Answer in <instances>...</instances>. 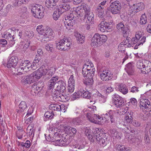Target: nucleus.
Wrapping results in <instances>:
<instances>
[{
    "label": "nucleus",
    "mask_w": 151,
    "mask_h": 151,
    "mask_svg": "<svg viewBox=\"0 0 151 151\" xmlns=\"http://www.w3.org/2000/svg\"><path fill=\"white\" fill-rule=\"evenodd\" d=\"M106 36L100 35L96 33L92 37L91 40V45L92 46L98 47L102 45L107 40Z\"/></svg>",
    "instance_id": "f257e3e1"
},
{
    "label": "nucleus",
    "mask_w": 151,
    "mask_h": 151,
    "mask_svg": "<svg viewBox=\"0 0 151 151\" xmlns=\"http://www.w3.org/2000/svg\"><path fill=\"white\" fill-rule=\"evenodd\" d=\"M92 98L90 100V102L95 103L102 104L106 102V99L101 93L96 90L92 92Z\"/></svg>",
    "instance_id": "f03ea898"
},
{
    "label": "nucleus",
    "mask_w": 151,
    "mask_h": 151,
    "mask_svg": "<svg viewBox=\"0 0 151 151\" xmlns=\"http://www.w3.org/2000/svg\"><path fill=\"white\" fill-rule=\"evenodd\" d=\"M71 44V42L69 38L64 37L56 44V47L59 50L65 51L70 48V46Z\"/></svg>",
    "instance_id": "7ed1b4c3"
},
{
    "label": "nucleus",
    "mask_w": 151,
    "mask_h": 151,
    "mask_svg": "<svg viewBox=\"0 0 151 151\" xmlns=\"http://www.w3.org/2000/svg\"><path fill=\"white\" fill-rule=\"evenodd\" d=\"M71 44V42L69 38L64 37L56 44V47L59 50L65 51L70 48V46Z\"/></svg>",
    "instance_id": "20e7f679"
},
{
    "label": "nucleus",
    "mask_w": 151,
    "mask_h": 151,
    "mask_svg": "<svg viewBox=\"0 0 151 151\" xmlns=\"http://www.w3.org/2000/svg\"><path fill=\"white\" fill-rule=\"evenodd\" d=\"M50 134L49 135V138L46 137V140L50 142H53L54 143L53 144L56 146L58 145L60 146H65L68 145L69 142L68 139V136L66 135L65 137L63 138L62 139H55V140H53L54 139H53L52 138H51L50 136Z\"/></svg>",
    "instance_id": "39448f33"
},
{
    "label": "nucleus",
    "mask_w": 151,
    "mask_h": 151,
    "mask_svg": "<svg viewBox=\"0 0 151 151\" xmlns=\"http://www.w3.org/2000/svg\"><path fill=\"white\" fill-rule=\"evenodd\" d=\"M113 0H111L110 7V11L113 14H120L122 8L121 4L118 1H115L112 2Z\"/></svg>",
    "instance_id": "423d86ee"
},
{
    "label": "nucleus",
    "mask_w": 151,
    "mask_h": 151,
    "mask_svg": "<svg viewBox=\"0 0 151 151\" xmlns=\"http://www.w3.org/2000/svg\"><path fill=\"white\" fill-rule=\"evenodd\" d=\"M95 69L92 63H88L84 64L82 69V74L83 76L89 74L92 76H94Z\"/></svg>",
    "instance_id": "0eeeda50"
},
{
    "label": "nucleus",
    "mask_w": 151,
    "mask_h": 151,
    "mask_svg": "<svg viewBox=\"0 0 151 151\" xmlns=\"http://www.w3.org/2000/svg\"><path fill=\"white\" fill-rule=\"evenodd\" d=\"M143 35V33L140 31H138L136 32L135 37H133L131 40L132 44H135L136 42H138V45H142L146 41V37L145 36H143L140 40V38Z\"/></svg>",
    "instance_id": "6e6552de"
},
{
    "label": "nucleus",
    "mask_w": 151,
    "mask_h": 151,
    "mask_svg": "<svg viewBox=\"0 0 151 151\" xmlns=\"http://www.w3.org/2000/svg\"><path fill=\"white\" fill-rule=\"evenodd\" d=\"M41 8H42V6H39L38 4L33 7L32 12L33 13V15L34 17L39 19L43 17L44 13L43 12V11H41L40 9Z\"/></svg>",
    "instance_id": "1a4fd4ad"
},
{
    "label": "nucleus",
    "mask_w": 151,
    "mask_h": 151,
    "mask_svg": "<svg viewBox=\"0 0 151 151\" xmlns=\"http://www.w3.org/2000/svg\"><path fill=\"white\" fill-rule=\"evenodd\" d=\"M94 15L92 12L85 14L84 15V19H87L86 21V29H89L90 26L93 23Z\"/></svg>",
    "instance_id": "9d476101"
},
{
    "label": "nucleus",
    "mask_w": 151,
    "mask_h": 151,
    "mask_svg": "<svg viewBox=\"0 0 151 151\" xmlns=\"http://www.w3.org/2000/svg\"><path fill=\"white\" fill-rule=\"evenodd\" d=\"M66 83L64 81L59 80L55 83L56 91L63 93L66 89Z\"/></svg>",
    "instance_id": "9b49d317"
},
{
    "label": "nucleus",
    "mask_w": 151,
    "mask_h": 151,
    "mask_svg": "<svg viewBox=\"0 0 151 151\" xmlns=\"http://www.w3.org/2000/svg\"><path fill=\"white\" fill-rule=\"evenodd\" d=\"M75 17L73 14H70L69 15L67 16L66 17H65V20H68V25L66 27L68 30L70 29V27L73 25L74 23V21H76V17L75 18Z\"/></svg>",
    "instance_id": "f8f14e48"
},
{
    "label": "nucleus",
    "mask_w": 151,
    "mask_h": 151,
    "mask_svg": "<svg viewBox=\"0 0 151 151\" xmlns=\"http://www.w3.org/2000/svg\"><path fill=\"white\" fill-rule=\"evenodd\" d=\"M112 74L111 72L108 70L103 71L100 74L101 79L104 81H108L111 78Z\"/></svg>",
    "instance_id": "ddd939ff"
},
{
    "label": "nucleus",
    "mask_w": 151,
    "mask_h": 151,
    "mask_svg": "<svg viewBox=\"0 0 151 151\" xmlns=\"http://www.w3.org/2000/svg\"><path fill=\"white\" fill-rule=\"evenodd\" d=\"M110 25L109 23L102 21L99 24L98 27L101 31L104 32L105 31H108L109 29H111V26Z\"/></svg>",
    "instance_id": "4468645a"
},
{
    "label": "nucleus",
    "mask_w": 151,
    "mask_h": 151,
    "mask_svg": "<svg viewBox=\"0 0 151 151\" xmlns=\"http://www.w3.org/2000/svg\"><path fill=\"white\" fill-rule=\"evenodd\" d=\"M144 68L141 70L142 73L146 74L151 71V62L147 60H144Z\"/></svg>",
    "instance_id": "2eb2a0df"
},
{
    "label": "nucleus",
    "mask_w": 151,
    "mask_h": 151,
    "mask_svg": "<svg viewBox=\"0 0 151 151\" xmlns=\"http://www.w3.org/2000/svg\"><path fill=\"white\" fill-rule=\"evenodd\" d=\"M74 97L76 98H78L80 96H83V98L87 99H89L91 96L90 93L88 91H81L75 93L74 94Z\"/></svg>",
    "instance_id": "dca6fc26"
},
{
    "label": "nucleus",
    "mask_w": 151,
    "mask_h": 151,
    "mask_svg": "<svg viewBox=\"0 0 151 151\" xmlns=\"http://www.w3.org/2000/svg\"><path fill=\"white\" fill-rule=\"evenodd\" d=\"M91 75H86L83 76L84 79H83V83L86 86H90L92 85L93 82V77Z\"/></svg>",
    "instance_id": "f3484780"
},
{
    "label": "nucleus",
    "mask_w": 151,
    "mask_h": 151,
    "mask_svg": "<svg viewBox=\"0 0 151 151\" xmlns=\"http://www.w3.org/2000/svg\"><path fill=\"white\" fill-rule=\"evenodd\" d=\"M58 77L57 76L53 77L51 80L48 82V89L50 90L52 88H56L55 83L58 80Z\"/></svg>",
    "instance_id": "a211bd4d"
},
{
    "label": "nucleus",
    "mask_w": 151,
    "mask_h": 151,
    "mask_svg": "<svg viewBox=\"0 0 151 151\" xmlns=\"http://www.w3.org/2000/svg\"><path fill=\"white\" fill-rule=\"evenodd\" d=\"M125 69L129 75H133L134 74V68L132 63H128L126 65Z\"/></svg>",
    "instance_id": "6ab92c4d"
},
{
    "label": "nucleus",
    "mask_w": 151,
    "mask_h": 151,
    "mask_svg": "<svg viewBox=\"0 0 151 151\" xmlns=\"http://www.w3.org/2000/svg\"><path fill=\"white\" fill-rule=\"evenodd\" d=\"M32 78H33L31 77V75H30L25 76L23 77L21 82L22 84L24 85L30 84L34 81Z\"/></svg>",
    "instance_id": "aec40b11"
},
{
    "label": "nucleus",
    "mask_w": 151,
    "mask_h": 151,
    "mask_svg": "<svg viewBox=\"0 0 151 151\" xmlns=\"http://www.w3.org/2000/svg\"><path fill=\"white\" fill-rule=\"evenodd\" d=\"M36 72V74H37V75L41 77L42 76L45 75L47 73V69L46 68L45 66H42L40 67L39 69L35 71Z\"/></svg>",
    "instance_id": "412c9836"
},
{
    "label": "nucleus",
    "mask_w": 151,
    "mask_h": 151,
    "mask_svg": "<svg viewBox=\"0 0 151 151\" xmlns=\"http://www.w3.org/2000/svg\"><path fill=\"white\" fill-rule=\"evenodd\" d=\"M112 101L113 103L115 104H118L119 103L123 104L124 103V101L123 98L115 93L113 96Z\"/></svg>",
    "instance_id": "4be33fe9"
},
{
    "label": "nucleus",
    "mask_w": 151,
    "mask_h": 151,
    "mask_svg": "<svg viewBox=\"0 0 151 151\" xmlns=\"http://www.w3.org/2000/svg\"><path fill=\"white\" fill-rule=\"evenodd\" d=\"M70 5L67 3H64L59 5V8L61 13H63L69 10L70 8Z\"/></svg>",
    "instance_id": "5701e85b"
},
{
    "label": "nucleus",
    "mask_w": 151,
    "mask_h": 151,
    "mask_svg": "<svg viewBox=\"0 0 151 151\" xmlns=\"http://www.w3.org/2000/svg\"><path fill=\"white\" fill-rule=\"evenodd\" d=\"M45 6L48 8L55 9L57 7L56 4L54 2L53 0H46L45 3Z\"/></svg>",
    "instance_id": "b1692460"
},
{
    "label": "nucleus",
    "mask_w": 151,
    "mask_h": 151,
    "mask_svg": "<svg viewBox=\"0 0 151 151\" xmlns=\"http://www.w3.org/2000/svg\"><path fill=\"white\" fill-rule=\"evenodd\" d=\"M71 148L70 150L71 151H77L76 150L83 149L84 147V146L83 145H79L77 143H72L70 144Z\"/></svg>",
    "instance_id": "393cba45"
},
{
    "label": "nucleus",
    "mask_w": 151,
    "mask_h": 151,
    "mask_svg": "<svg viewBox=\"0 0 151 151\" xmlns=\"http://www.w3.org/2000/svg\"><path fill=\"white\" fill-rule=\"evenodd\" d=\"M118 90L124 94H127L128 92V90L126 85L123 83H120L118 85Z\"/></svg>",
    "instance_id": "a878e982"
},
{
    "label": "nucleus",
    "mask_w": 151,
    "mask_h": 151,
    "mask_svg": "<svg viewBox=\"0 0 151 151\" xmlns=\"http://www.w3.org/2000/svg\"><path fill=\"white\" fill-rule=\"evenodd\" d=\"M82 12L83 9L82 6L78 7L76 9V10L73 12L74 13V14L75 15H77L76 17V16H74L75 17H74L75 18L76 17V20H77L78 18L81 17V15H82L81 12ZM72 14H74V13H73Z\"/></svg>",
    "instance_id": "bb28decb"
},
{
    "label": "nucleus",
    "mask_w": 151,
    "mask_h": 151,
    "mask_svg": "<svg viewBox=\"0 0 151 151\" xmlns=\"http://www.w3.org/2000/svg\"><path fill=\"white\" fill-rule=\"evenodd\" d=\"M26 60L23 61L20 63L19 67L17 69V72H18V73H17V75H21L23 74L24 72V70L23 69H24L25 66L24 65V63L26 62Z\"/></svg>",
    "instance_id": "cd10ccee"
},
{
    "label": "nucleus",
    "mask_w": 151,
    "mask_h": 151,
    "mask_svg": "<svg viewBox=\"0 0 151 151\" xmlns=\"http://www.w3.org/2000/svg\"><path fill=\"white\" fill-rule=\"evenodd\" d=\"M75 36L76 38V40L78 43L82 44L84 42V37L81 35L78 32H76L75 33Z\"/></svg>",
    "instance_id": "c85d7f7f"
},
{
    "label": "nucleus",
    "mask_w": 151,
    "mask_h": 151,
    "mask_svg": "<svg viewBox=\"0 0 151 151\" xmlns=\"http://www.w3.org/2000/svg\"><path fill=\"white\" fill-rule=\"evenodd\" d=\"M104 7L103 6H101L99 4L96 8V11L98 13V15L101 18L104 17Z\"/></svg>",
    "instance_id": "c756f323"
},
{
    "label": "nucleus",
    "mask_w": 151,
    "mask_h": 151,
    "mask_svg": "<svg viewBox=\"0 0 151 151\" xmlns=\"http://www.w3.org/2000/svg\"><path fill=\"white\" fill-rule=\"evenodd\" d=\"M18 60V58L15 56H13L10 58V68L11 66H16Z\"/></svg>",
    "instance_id": "7c9ffc66"
},
{
    "label": "nucleus",
    "mask_w": 151,
    "mask_h": 151,
    "mask_svg": "<svg viewBox=\"0 0 151 151\" xmlns=\"http://www.w3.org/2000/svg\"><path fill=\"white\" fill-rule=\"evenodd\" d=\"M42 32L43 34H42L44 35L45 37L50 38L53 35V32L52 30L51 29H47L44 30Z\"/></svg>",
    "instance_id": "2f4dec72"
},
{
    "label": "nucleus",
    "mask_w": 151,
    "mask_h": 151,
    "mask_svg": "<svg viewBox=\"0 0 151 151\" xmlns=\"http://www.w3.org/2000/svg\"><path fill=\"white\" fill-rule=\"evenodd\" d=\"M56 10L54 12L53 14V18L55 20H57L59 18L60 14H61L62 13H61L60 9L58 8H55Z\"/></svg>",
    "instance_id": "473e14b6"
},
{
    "label": "nucleus",
    "mask_w": 151,
    "mask_h": 151,
    "mask_svg": "<svg viewBox=\"0 0 151 151\" xmlns=\"http://www.w3.org/2000/svg\"><path fill=\"white\" fill-rule=\"evenodd\" d=\"M24 65L25 66V68L24 69H23V70H24V72H25L30 70L31 69H32V64L29 60H26Z\"/></svg>",
    "instance_id": "72a5a7b5"
},
{
    "label": "nucleus",
    "mask_w": 151,
    "mask_h": 151,
    "mask_svg": "<svg viewBox=\"0 0 151 151\" xmlns=\"http://www.w3.org/2000/svg\"><path fill=\"white\" fill-rule=\"evenodd\" d=\"M95 116L96 115L94 114H91L90 113H87L86 117L87 119L91 122L95 124Z\"/></svg>",
    "instance_id": "f704fd0d"
},
{
    "label": "nucleus",
    "mask_w": 151,
    "mask_h": 151,
    "mask_svg": "<svg viewBox=\"0 0 151 151\" xmlns=\"http://www.w3.org/2000/svg\"><path fill=\"white\" fill-rule=\"evenodd\" d=\"M47 73L45 75L47 78H49L55 73V69L53 68H51L48 70L47 69Z\"/></svg>",
    "instance_id": "c9c22d12"
},
{
    "label": "nucleus",
    "mask_w": 151,
    "mask_h": 151,
    "mask_svg": "<svg viewBox=\"0 0 151 151\" xmlns=\"http://www.w3.org/2000/svg\"><path fill=\"white\" fill-rule=\"evenodd\" d=\"M39 60L37 59H35L32 64V69L33 70H35L39 66L40 63Z\"/></svg>",
    "instance_id": "e433bc0d"
},
{
    "label": "nucleus",
    "mask_w": 151,
    "mask_h": 151,
    "mask_svg": "<svg viewBox=\"0 0 151 151\" xmlns=\"http://www.w3.org/2000/svg\"><path fill=\"white\" fill-rule=\"evenodd\" d=\"M122 33L123 34V36L124 37H127V34L129 32V27L127 25H125L122 29Z\"/></svg>",
    "instance_id": "4c0bfd02"
},
{
    "label": "nucleus",
    "mask_w": 151,
    "mask_h": 151,
    "mask_svg": "<svg viewBox=\"0 0 151 151\" xmlns=\"http://www.w3.org/2000/svg\"><path fill=\"white\" fill-rule=\"evenodd\" d=\"M128 46V45L125 42H122L119 45L118 49L119 51H124L125 48Z\"/></svg>",
    "instance_id": "58836bf2"
},
{
    "label": "nucleus",
    "mask_w": 151,
    "mask_h": 151,
    "mask_svg": "<svg viewBox=\"0 0 151 151\" xmlns=\"http://www.w3.org/2000/svg\"><path fill=\"white\" fill-rule=\"evenodd\" d=\"M135 4L136 9V11L137 12L142 10L144 9V6L143 3H138Z\"/></svg>",
    "instance_id": "ea45409f"
},
{
    "label": "nucleus",
    "mask_w": 151,
    "mask_h": 151,
    "mask_svg": "<svg viewBox=\"0 0 151 151\" xmlns=\"http://www.w3.org/2000/svg\"><path fill=\"white\" fill-rule=\"evenodd\" d=\"M54 116L53 113L52 112L47 111L44 114V116L45 117L48 119H52Z\"/></svg>",
    "instance_id": "a19ab883"
},
{
    "label": "nucleus",
    "mask_w": 151,
    "mask_h": 151,
    "mask_svg": "<svg viewBox=\"0 0 151 151\" xmlns=\"http://www.w3.org/2000/svg\"><path fill=\"white\" fill-rule=\"evenodd\" d=\"M37 87V91L38 92H40L41 91L44 86V85L43 82H38L37 84H36Z\"/></svg>",
    "instance_id": "79ce46f5"
},
{
    "label": "nucleus",
    "mask_w": 151,
    "mask_h": 151,
    "mask_svg": "<svg viewBox=\"0 0 151 151\" xmlns=\"http://www.w3.org/2000/svg\"><path fill=\"white\" fill-rule=\"evenodd\" d=\"M136 11V9L135 4L131 6H129V7L128 9V12L130 14H132L133 12L134 13L137 12Z\"/></svg>",
    "instance_id": "37998d69"
},
{
    "label": "nucleus",
    "mask_w": 151,
    "mask_h": 151,
    "mask_svg": "<svg viewBox=\"0 0 151 151\" xmlns=\"http://www.w3.org/2000/svg\"><path fill=\"white\" fill-rule=\"evenodd\" d=\"M128 110V108L127 107H126L125 108L124 106H122V107L120 109L118 110V113H120L122 114H124L125 113H126Z\"/></svg>",
    "instance_id": "c03bdc74"
},
{
    "label": "nucleus",
    "mask_w": 151,
    "mask_h": 151,
    "mask_svg": "<svg viewBox=\"0 0 151 151\" xmlns=\"http://www.w3.org/2000/svg\"><path fill=\"white\" fill-rule=\"evenodd\" d=\"M50 108H51L52 110L60 111V106L59 104H50Z\"/></svg>",
    "instance_id": "a18cd8bd"
},
{
    "label": "nucleus",
    "mask_w": 151,
    "mask_h": 151,
    "mask_svg": "<svg viewBox=\"0 0 151 151\" xmlns=\"http://www.w3.org/2000/svg\"><path fill=\"white\" fill-rule=\"evenodd\" d=\"M108 114L110 119V121L111 123H114L115 118H114V114L113 113V111L112 110H110Z\"/></svg>",
    "instance_id": "49530a36"
},
{
    "label": "nucleus",
    "mask_w": 151,
    "mask_h": 151,
    "mask_svg": "<svg viewBox=\"0 0 151 151\" xmlns=\"http://www.w3.org/2000/svg\"><path fill=\"white\" fill-rule=\"evenodd\" d=\"M147 22V17L145 14L142 15L140 18V23L142 24H144Z\"/></svg>",
    "instance_id": "de8ad7c7"
},
{
    "label": "nucleus",
    "mask_w": 151,
    "mask_h": 151,
    "mask_svg": "<svg viewBox=\"0 0 151 151\" xmlns=\"http://www.w3.org/2000/svg\"><path fill=\"white\" fill-rule=\"evenodd\" d=\"M41 35L40 36V41L42 42H45L48 41L49 39V38L45 36L43 34H40Z\"/></svg>",
    "instance_id": "09e8293b"
},
{
    "label": "nucleus",
    "mask_w": 151,
    "mask_h": 151,
    "mask_svg": "<svg viewBox=\"0 0 151 151\" xmlns=\"http://www.w3.org/2000/svg\"><path fill=\"white\" fill-rule=\"evenodd\" d=\"M16 66H11V68H10V74H11L12 75H15V76H16L17 75V73H18V72L16 73L17 70L16 68H15Z\"/></svg>",
    "instance_id": "8fccbe9b"
},
{
    "label": "nucleus",
    "mask_w": 151,
    "mask_h": 151,
    "mask_svg": "<svg viewBox=\"0 0 151 151\" xmlns=\"http://www.w3.org/2000/svg\"><path fill=\"white\" fill-rule=\"evenodd\" d=\"M125 119L128 123H130L132 121V117L131 114L128 113L125 117Z\"/></svg>",
    "instance_id": "3c124183"
},
{
    "label": "nucleus",
    "mask_w": 151,
    "mask_h": 151,
    "mask_svg": "<svg viewBox=\"0 0 151 151\" xmlns=\"http://www.w3.org/2000/svg\"><path fill=\"white\" fill-rule=\"evenodd\" d=\"M82 6L83 10H84L85 12V14L86 13H88L90 12H91L90 11V8L87 5H83Z\"/></svg>",
    "instance_id": "603ef678"
},
{
    "label": "nucleus",
    "mask_w": 151,
    "mask_h": 151,
    "mask_svg": "<svg viewBox=\"0 0 151 151\" xmlns=\"http://www.w3.org/2000/svg\"><path fill=\"white\" fill-rule=\"evenodd\" d=\"M45 49L48 51L52 52L54 50V48L52 45L51 44H48L46 45Z\"/></svg>",
    "instance_id": "864d4df0"
},
{
    "label": "nucleus",
    "mask_w": 151,
    "mask_h": 151,
    "mask_svg": "<svg viewBox=\"0 0 151 151\" xmlns=\"http://www.w3.org/2000/svg\"><path fill=\"white\" fill-rule=\"evenodd\" d=\"M74 90V84H68V91L70 93L73 92Z\"/></svg>",
    "instance_id": "5fc2aeb1"
},
{
    "label": "nucleus",
    "mask_w": 151,
    "mask_h": 151,
    "mask_svg": "<svg viewBox=\"0 0 151 151\" xmlns=\"http://www.w3.org/2000/svg\"><path fill=\"white\" fill-rule=\"evenodd\" d=\"M144 61L143 62L139 61L137 62V67L138 68L141 69V70L143 69V68H144Z\"/></svg>",
    "instance_id": "6e6d98bb"
},
{
    "label": "nucleus",
    "mask_w": 151,
    "mask_h": 151,
    "mask_svg": "<svg viewBox=\"0 0 151 151\" xmlns=\"http://www.w3.org/2000/svg\"><path fill=\"white\" fill-rule=\"evenodd\" d=\"M26 36L29 38H32L34 36V32L32 31H26L25 32Z\"/></svg>",
    "instance_id": "4d7b16f0"
},
{
    "label": "nucleus",
    "mask_w": 151,
    "mask_h": 151,
    "mask_svg": "<svg viewBox=\"0 0 151 151\" xmlns=\"http://www.w3.org/2000/svg\"><path fill=\"white\" fill-rule=\"evenodd\" d=\"M24 134H25L24 131L21 130L17 131V135L19 139H21Z\"/></svg>",
    "instance_id": "13d9d810"
},
{
    "label": "nucleus",
    "mask_w": 151,
    "mask_h": 151,
    "mask_svg": "<svg viewBox=\"0 0 151 151\" xmlns=\"http://www.w3.org/2000/svg\"><path fill=\"white\" fill-rule=\"evenodd\" d=\"M27 130L29 133V135H32V134H34V129L31 125H29L27 127Z\"/></svg>",
    "instance_id": "bf43d9fd"
},
{
    "label": "nucleus",
    "mask_w": 151,
    "mask_h": 151,
    "mask_svg": "<svg viewBox=\"0 0 151 151\" xmlns=\"http://www.w3.org/2000/svg\"><path fill=\"white\" fill-rule=\"evenodd\" d=\"M36 74V72H35V71H34L30 75H31V77L33 78L32 79H33V80L34 81H36L37 79H40L41 78L39 76H38V75H37V74Z\"/></svg>",
    "instance_id": "052dcab7"
},
{
    "label": "nucleus",
    "mask_w": 151,
    "mask_h": 151,
    "mask_svg": "<svg viewBox=\"0 0 151 151\" xmlns=\"http://www.w3.org/2000/svg\"><path fill=\"white\" fill-rule=\"evenodd\" d=\"M36 74V72H35V71H34L30 75H31V77L33 78L32 79H33V80L34 81H36L37 79H40L41 78L39 76H38V75H37V74Z\"/></svg>",
    "instance_id": "680f3d73"
},
{
    "label": "nucleus",
    "mask_w": 151,
    "mask_h": 151,
    "mask_svg": "<svg viewBox=\"0 0 151 151\" xmlns=\"http://www.w3.org/2000/svg\"><path fill=\"white\" fill-rule=\"evenodd\" d=\"M96 134H95L92 133L91 135L90 136V137L88 138L89 140L90 141L92 142H93L95 141H96V139L95 137L96 136Z\"/></svg>",
    "instance_id": "e2e57ef3"
},
{
    "label": "nucleus",
    "mask_w": 151,
    "mask_h": 151,
    "mask_svg": "<svg viewBox=\"0 0 151 151\" xmlns=\"http://www.w3.org/2000/svg\"><path fill=\"white\" fill-rule=\"evenodd\" d=\"M30 141L27 140L26 141L25 143L22 142L21 145L23 147H24L27 148H28L30 147Z\"/></svg>",
    "instance_id": "0e129e2a"
},
{
    "label": "nucleus",
    "mask_w": 151,
    "mask_h": 151,
    "mask_svg": "<svg viewBox=\"0 0 151 151\" xmlns=\"http://www.w3.org/2000/svg\"><path fill=\"white\" fill-rule=\"evenodd\" d=\"M72 122L75 125H78L80 124L81 123V119L78 118H76L73 119L72 120Z\"/></svg>",
    "instance_id": "69168bd1"
},
{
    "label": "nucleus",
    "mask_w": 151,
    "mask_h": 151,
    "mask_svg": "<svg viewBox=\"0 0 151 151\" xmlns=\"http://www.w3.org/2000/svg\"><path fill=\"white\" fill-rule=\"evenodd\" d=\"M75 81L74 79V77L73 75H71L68 81V84H74L75 85Z\"/></svg>",
    "instance_id": "338daca9"
},
{
    "label": "nucleus",
    "mask_w": 151,
    "mask_h": 151,
    "mask_svg": "<svg viewBox=\"0 0 151 151\" xmlns=\"http://www.w3.org/2000/svg\"><path fill=\"white\" fill-rule=\"evenodd\" d=\"M115 148L119 151H124L125 149V147L123 145H116L115 146Z\"/></svg>",
    "instance_id": "774afa93"
}]
</instances>
